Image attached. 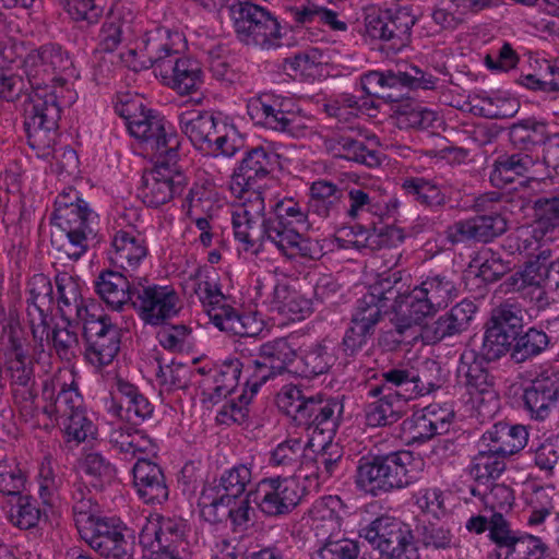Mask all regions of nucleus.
I'll return each mask as SVG.
<instances>
[{
    "label": "nucleus",
    "instance_id": "obj_31",
    "mask_svg": "<svg viewBox=\"0 0 559 559\" xmlns=\"http://www.w3.org/2000/svg\"><path fill=\"white\" fill-rule=\"evenodd\" d=\"M181 132L194 147L205 151L211 140L218 132L221 123L213 112L206 110H188L178 117Z\"/></svg>",
    "mask_w": 559,
    "mask_h": 559
},
{
    "label": "nucleus",
    "instance_id": "obj_39",
    "mask_svg": "<svg viewBox=\"0 0 559 559\" xmlns=\"http://www.w3.org/2000/svg\"><path fill=\"white\" fill-rule=\"evenodd\" d=\"M345 190L328 180H317L310 187L309 210L321 217H329L342 209Z\"/></svg>",
    "mask_w": 559,
    "mask_h": 559
},
{
    "label": "nucleus",
    "instance_id": "obj_3",
    "mask_svg": "<svg viewBox=\"0 0 559 559\" xmlns=\"http://www.w3.org/2000/svg\"><path fill=\"white\" fill-rule=\"evenodd\" d=\"M41 395L47 402L44 413L55 417L69 440L80 443L95 437L96 428L86 415L83 397L74 382L67 384L59 379H46Z\"/></svg>",
    "mask_w": 559,
    "mask_h": 559
},
{
    "label": "nucleus",
    "instance_id": "obj_18",
    "mask_svg": "<svg viewBox=\"0 0 559 559\" xmlns=\"http://www.w3.org/2000/svg\"><path fill=\"white\" fill-rule=\"evenodd\" d=\"M508 134L511 144L525 153L543 145L544 163L559 167V133H550L546 122L526 118L511 124Z\"/></svg>",
    "mask_w": 559,
    "mask_h": 559
},
{
    "label": "nucleus",
    "instance_id": "obj_8",
    "mask_svg": "<svg viewBox=\"0 0 559 559\" xmlns=\"http://www.w3.org/2000/svg\"><path fill=\"white\" fill-rule=\"evenodd\" d=\"M360 537L386 559H420L412 531L395 518H377L360 531Z\"/></svg>",
    "mask_w": 559,
    "mask_h": 559
},
{
    "label": "nucleus",
    "instance_id": "obj_16",
    "mask_svg": "<svg viewBox=\"0 0 559 559\" xmlns=\"http://www.w3.org/2000/svg\"><path fill=\"white\" fill-rule=\"evenodd\" d=\"M116 111L126 120L130 134L141 141L145 150H158L159 142L168 135H176L170 126L167 128L164 117L152 109H145L141 104H121L116 106Z\"/></svg>",
    "mask_w": 559,
    "mask_h": 559
},
{
    "label": "nucleus",
    "instance_id": "obj_38",
    "mask_svg": "<svg viewBox=\"0 0 559 559\" xmlns=\"http://www.w3.org/2000/svg\"><path fill=\"white\" fill-rule=\"evenodd\" d=\"M452 413L438 405H429L412 419L413 439L426 441L435 436L447 433L451 424Z\"/></svg>",
    "mask_w": 559,
    "mask_h": 559
},
{
    "label": "nucleus",
    "instance_id": "obj_55",
    "mask_svg": "<svg viewBox=\"0 0 559 559\" xmlns=\"http://www.w3.org/2000/svg\"><path fill=\"white\" fill-rule=\"evenodd\" d=\"M419 542L431 551H449L460 547L452 530L443 524L428 523L418 530Z\"/></svg>",
    "mask_w": 559,
    "mask_h": 559
},
{
    "label": "nucleus",
    "instance_id": "obj_30",
    "mask_svg": "<svg viewBox=\"0 0 559 559\" xmlns=\"http://www.w3.org/2000/svg\"><path fill=\"white\" fill-rule=\"evenodd\" d=\"M527 437L524 426L498 423L483 435L480 447L506 459L521 451L526 445Z\"/></svg>",
    "mask_w": 559,
    "mask_h": 559
},
{
    "label": "nucleus",
    "instance_id": "obj_59",
    "mask_svg": "<svg viewBox=\"0 0 559 559\" xmlns=\"http://www.w3.org/2000/svg\"><path fill=\"white\" fill-rule=\"evenodd\" d=\"M474 457L469 473L479 484H486L490 479H497L506 469L504 457L489 452L488 448H483Z\"/></svg>",
    "mask_w": 559,
    "mask_h": 559
},
{
    "label": "nucleus",
    "instance_id": "obj_28",
    "mask_svg": "<svg viewBox=\"0 0 559 559\" xmlns=\"http://www.w3.org/2000/svg\"><path fill=\"white\" fill-rule=\"evenodd\" d=\"M251 467L247 464H237L222 473L218 478L216 491L221 496L215 498L204 510L207 514H214L213 521L219 522L222 518L215 513L219 507H229L233 501L242 497L247 486L251 481Z\"/></svg>",
    "mask_w": 559,
    "mask_h": 559
},
{
    "label": "nucleus",
    "instance_id": "obj_51",
    "mask_svg": "<svg viewBox=\"0 0 559 559\" xmlns=\"http://www.w3.org/2000/svg\"><path fill=\"white\" fill-rule=\"evenodd\" d=\"M508 202L512 203V212L515 210L523 212L531 204L528 199L520 195L516 198H511L506 193L490 191L476 197L472 207L475 212L478 213V215L503 216L502 210L506 207Z\"/></svg>",
    "mask_w": 559,
    "mask_h": 559
},
{
    "label": "nucleus",
    "instance_id": "obj_24",
    "mask_svg": "<svg viewBox=\"0 0 559 559\" xmlns=\"http://www.w3.org/2000/svg\"><path fill=\"white\" fill-rule=\"evenodd\" d=\"M522 401L531 417L544 420L559 401V376L542 373L524 389Z\"/></svg>",
    "mask_w": 559,
    "mask_h": 559
},
{
    "label": "nucleus",
    "instance_id": "obj_23",
    "mask_svg": "<svg viewBox=\"0 0 559 559\" xmlns=\"http://www.w3.org/2000/svg\"><path fill=\"white\" fill-rule=\"evenodd\" d=\"M507 229L504 216L476 215L449 226L445 237L452 245L465 241L486 243L504 234Z\"/></svg>",
    "mask_w": 559,
    "mask_h": 559
},
{
    "label": "nucleus",
    "instance_id": "obj_11",
    "mask_svg": "<svg viewBox=\"0 0 559 559\" xmlns=\"http://www.w3.org/2000/svg\"><path fill=\"white\" fill-rule=\"evenodd\" d=\"M522 330L523 313L518 305L503 302L495 307L485 324L483 354L489 360L500 359Z\"/></svg>",
    "mask_w": 559,
    "mask_h": 559
},
{
    "label": "nucleus",
    "instance_id": "obj_41",
    "mask_svg": "<svg viewBox=\"0 0 559 559\" xmlns=\"http://www.w3.org/2000/svg\"><path fill=\"white\" fill-rule=\"evenodd\" d=\"M214 325L221 331L229 332L243 338L257 337L263 331V322L250 313H239L235 308L218 309L213 313Z\"/></svg>",
    "mask_w": 559,
    "mask_h": 559
},
{
    "label": "nucleus",
    "instance_id": "obj_50",
    "mask_svg": "<svg viewBox=\"0 0 559 559\" xmlns=\"http://www.w3.org/2000/svg\"><path fill=\"white\" fill-rule=\"evenodd\" d=\"M548 546L533 535H518L497 551L498 559H545Z\"/></svg>",
    "mask_w": 559,
    "mask_h": 559
},
{
    "label": "nucleus",
    "instance_id": "obj_4",
    "mask_svg": "<svg viewBox=\"0 0 559 559\" xmlns=\"http://www.w3.org/2000/svg\"><path fill=\"white\" fill-rule=\"evenodd\" d=\"M414 457L409 451L361 456L356 466V487L372 497H380L412 483L409 466Z\"/></svg>",
    "mask_w": 559,
    "mask_h": 559
},
{
    "label": "nucleus",
    "instance_id": "obj_35",
    "mask_svg": "<svg viewBox=\"0 0 559 559\" xmlns=\"http://www.w3.org/2000/svg\"><path fill=\"white\" fill-rule=\"evenodd\" d=\"M537 158L525 152L500 155L493 163L490 181L500 187L513 182L518 177H527Z\"/></svg>",
    "mask_w": 559,
    "mask_h": 559
},
{
    "label": "nucleus",
    "instance_id": "obj_45",
    "mask_svg": "<svg viewBox=\"0 0 559 559\" xmlns=\"http://www.w3.org/2000/svg\"><path fill=\"white\" fill-rule=\"evenodd\" d=\"M190 280L193 282V292L204 307L209 319L214 324L213 313H218V309H230L231 306L226 301V297L217 285L204 275V272L198 269Z\"/></svg>",
    "mask_w": 559,
    "mask_h": 559
},
{
    "label": "nucleus",
    "instance_id": "obj_49",
    "mask_svg": "<svg viewBox=\"0 0 559 559\" xmlns=\"http://www.w3.org/2000/svg\"><path fill=\"white\" fill-rule=\"evenodd\" d=\"M311 528L320 546L344 537L341 518L328 506H316L311 511Z\"/></svg>",
    "mask_w": 559,
    "mask_h": 559
},
{
    "label": "nucleus",
    "instance_id": "obj_56",
    "mask_svg": "<svg viewBox=\"0 0 559 559\" xmlns=\"http://www.w3.org/2000/svg\"><path fill=\"white\" fill-rule=\"evenodd\" d=\"M259 358L270 366L272 370L283 374L287 371L288 365L295 360L296 350L286 338H276L261 345Z\"/></svg>",
    "mask_w": 559,
    "mask_h": 559
},
{
    "label": "nucleus",
    "instance_id": "obj_36",
    "mask_svg": "<svg viewBox=\"0 0 559 559\" xmlns=\"http://www.w3.org/2000/svg\"><path fill=\"white\" fill-rule=\"evenodd\" d=\"M25 66L34 71V76L40 71L62 74L72 70V60L61 46L46 44L26 56Z\"/></svg>",
    "mask_w": 559,
    "mask_h": 559
},
{
    "label": "nucleus",
    "instance_id": "obj_29",
    "mask_svg": "<svg viewBox=\"0 0 559 559\" xmlns=\"http://www.w3.org/2000/svg\"><path fill=\"white\" fill-rule=\"evenodd\" d=\"M139 280L132 282L120 272L103 271L95 281V290L109 307L121 310L128 302L133 304L135 290L139 287Z\"/></svg>",
    "mask_w": 559,
    "mask_h": 559
},
{
    "label": "nucleus",
    "instance_id": "obj_13",
    "mask_svg": "<svg viewBox=\"0 0 559 559\" xmlns=\"http://www.w3.org/2000/svg\"><path fill=\"white\" fill-rule=\"evenodd\" d=\"M252 118L259 119L264 127L284 132L293 138H304L311 133L313 119L301 111L284 110L276 99L269 102V96H260L248 105Z\"/></svg>",
    "mask_w": 559,
    "mask_h": 559
},
{
    "label": "nucleus",
    "instance_id": "obj_40",
    "mask_svg": "<svg viewBox=\"0 0 559 559\" xmlns=\"http://www.w3.org/2000/svg\"><path fill=\"white\" fill-rule=\"evenodd\" d=\"M377 400L366 405L365 418L369 427H385L399 421L406 408L404 399L391 394H380Z\"/></svg>",
    "mask_w": 559,
    "mask_h": 559
},
{
    "label": "nucleus",
    "instance_id": "obj_17",
    "mask_svg": "<svg viewBox=\"0 0 559 559\" xmlns=\"http://www.w3.org/2000/svg\"><path fill=\"white\" fill-rule=\"evenodd\" d=\"M126 525L115 518H102L82 534L92 549L106 559H131L133 546L126 536Z\"/></svg>",
    "mask_w": 559,
    "mask_h": 559
},
{
    "label": "nucleus",
    "instance_id": "obj_22",
    "mask_svg": "<svg viewBox=\"0 0 559 559\" xmlns=\"http://www.w3.org/2000/svg\"><path fill=\"white\" fill-rule=\"evenodd\" d=\"M490 361L483 354V346L479 353L475 349L466 348L460 356L456 376L460 383L467 389L469 394L486 395L490 401L497 403V394L492 389L495 379L486 367V364Z\"/></svg>",
    "mask_w": 559,
    "mask_h": 559
},
{
    "label": "nucleus",
    "instance_id": "obj_33",
    "mask_svg": "<svg viewBox=\"0 0 559 559\" xmlns=\"http://www.w3.org/2000/svg\"><path fill=\"white\" fill-rule=\"evenodd\" d=\"M109 251L111 264L122 269H135L147 254L144 239L134 231L119 230L111 241Z\"/></svg>",
    "mask_w": 559,
    "mask_h": 559
},
{
    "label": "nucleus",
    "instance_id": "obj_42",
    "mask_svg": "<svg viewBox=\"0 0 559 559\" xmlns=\"http://www.w3.org/2000/svg\"><path fill=\"white\" fill-rule=\"evenodd\" d=\"M549 342V336L544 331L530 328L524 333L518 332L508 353L514 362L521 364L546 350Z\"/></svg>",
    "mask_w": 559,
    "mask_h": 559
},
{
    "label": "nucleus",
    "instance_id": "obj_2",
    "mask_svg": "<svg viewBox=\"0 0 559 559\" xmlns=\"http://www.w3.org/2000/svg\"><path fill=\"white\" fill-rule=\"evenodd\" d=\"M179 146L176 134L159 142L158 150H150L155 155V166L143 174L139 188V195L147 206L158 207L183 192L187 177L177 167Z\"/></svg>",
    "mask_w": 559,
    "mask_h": 559
},
{
    "label": "nucleus",
    "instance_id": "obj_10",
    "mask_svg": "<svg viewBox=\"0 0 559 559\" xmlns=\"http://www.w3.org/2000/svg\"><path fill=\"white\" fill-rule=\"evenodd\" d=\"M365 22L368 36L382 43L381 50L396 53L411 43L416 17L411 9L402 7L368 14Z\"/></svg>",
    "mask_w": 559,
    "mask_h": 559
},
{
    "label": "nucleus",
    "instance_id": "obj_63",
    "mask_svg": "<svg viewBox=\"0 0 559 559\" xmlns=\"http://www.w3.org/2000/svg\"><path fill=\"white\" fill-rule=\"evenodd\" d=\"M82 469L91 477L90 483L96 489H103L116 474L114 465L98 452H91L84 456Z\"/></svg>",
    "mask_w": 559,
    "mask_h": 559
},
{
    "label": "nucleus",
    "instance_id": "obj_48",
    "mask_svg": "<svg viewBox=\"0 0 559 559\" xmlns=\"http://www.w3.org/2000/svg\"><path fill=\"white\" fill-rule=\"evenodd\" d=\"M121 329L107 331L102 337L86 344L85 358L96 368L109 365L120 349Z\"/></svg>",
    "mask_w": 559,
    "mask_h": 559
},
{
    "label": "nucleus",
    "instance_id": "obj_26",
    "mask_svg": "<svg viewBox=\"0 0 559 559\" xmlns=\"http://www.w3.org/2000/svg\"><path fill=\"white\" fill-rule=\"evenodd\" d=\"M110 409L117 417L132 425H139L153 414L150 401L135 385L122 379L117 380Z\"/></svg>",
    "mask_w": 559,
    "mask_h": 559
},
{
    "label": "nucleus",
    "instance_id": "obj_43",
    "mask_svg": "<svg viewBox=\"0 0 559 559\" xmlns=\"http://www.w3.org/2000/svg\"><path fill=\"white\" fill-rule=\"evenodd\" d=\"M56 286L59 295V309L63 318L79 319V310L88 309L87 304L81 294V286L78 280L67 273L56 276Z\"/></svg>",
    "mask_w": 559,
    "mask_h": 559
},
{
    "label": "nucleus",
    "instance_id": "obj_46",
    "mask_svg": "<svg viewBox=\"0 0 559 559\" xmlns=\"http://www.w3.org/2000/svg\"><path fill=\"white\" fill-rule=\"evenodd\" d=\"M133 14L131 11L127 15H121L117 8L107 21L103 24L99 33V47L106 52H112L119 44L133 32Z\"/></svg>",
    "mask_w": 559,
    "mask_h": 559
},
{
    "label": "nucleus",
    "instance_id": "obj_15",
    "mask_svg": "<svg viewBox=\"0 0 559 559\" xmlns=\"http://www.w3.org/2000/svg\"><path fill=\"white\" fill-rule=\"evenodd\" d=\"M275 155L262 146L246 152L238 167L234 170L230 189L239 199V204L247 203L251 192L260 197V181L264 180L273 170Z\"/></svg>",
    "mask_w": 559,
    "mask_h": 559
},
{
    "label": "nucleus",
    "instance_id": "obj_20",
    "mask_svg": "<svg viewBox=\"0 0 559 559\" xmlns=\"http://www.w3.org/2000/svg\"><path fill=\"white\" fill-rule=\"evenodd\" d=\"M477 307L467 299L453 306L448 312L421 328V338L426 344H438L467 331L475 318Z\"/></svg>",
    "mask_w": 559,
    "mask_h": 559
},
{
    "label": "nucleus",
    "instance_id": "obj_61",
    "mask_svg": "<svg viewBox=\"0 0 559 559\" xmlns=\"http://www.w3.org/2000/svg\"><path fill=\"white\" fill-rule=\"evenodd\" d=\"M445 381L447 377L441 365L435 359H426L420 369H415L416 396L426 395L440 389Z\"/></svg>",
    "mask_w": 559,
    "mask_h": 559
},
{
    "label": "nucleus",
    "instance_id": "obj_44",
    "mask_svg": "<svg viewBox=\"0 0 559 559\" xmlns=\"http://www.w3.org/2000/svg\"><path fill=\"white\" fill-rule=\"evenodd\" d=\"M108 438L114 448L131 457H135L139 453H144L153 448L151 440L141 431L124 424L112 426Z\"/></svg>",
    "mask_w": 559,
    "mask_h": 559
},
{
    "label": "nucleus",
    "instance_id": "obj_60",
    "mask_svg": "<svg viewBox=\"0 0 559 559\" xmlns=\"http://www.w3.org/2000/svg\"><path fill=\"white\" fill-rule=\"evenodd\" d=\"M402 188L423 205L440 207L445 203V195L440 188L425 178H407Z\"/></svg>",
    "mask_w": 559,
    "mask_h": 559
},
{
    "label": "nucleus",
    "instance_id": "obj_53",
    "mask_svg": "<svg viewBox=\"0 0 559 559\" xmlns=\"http://www.w3.org/2000/svg\"><path fill=\"white\" fill-rule=\"evenodd\" d=\"M396 84L392 87H385V93L399 95L395 102L401 100L405 96V90H433L437 79L417 67H409L406 71H393Z\"/></svg>",
    "mask_w": 559,
    "mask_h": 559
},
{
    "label": "nucleus",
    "instance_id": "obj_5",
    "mask_svg": "<svg viewBox=\"0 0 559 559\" xmlns=\"http://www.w3.org/2000/svg\"><path fill=\"white\" fill-rule=\"evenodd\" d=\"M145 56L141 68H153L155 74L179 94H190L201 87L203 72L197 60L180 57L167 44L157 45L151 37L145 41Z\"/></svg>",
    "mask_w": 559,
    "mask_h": 559
},
{
    "label": "nucleus",
    "instance_id": "obj_62",
    "mask_svg": "<svg viewBox=\"0 0 559 559\" xmlns=\"http://www.w3.org/2000/svg\"><path fill=\"white\" fill-rule=\"evenodd\" d=\"M16 503L10 510V522L22 530L35 527L41 518L37 499L28 495H17Z\"/></svg>",
    "mask_w": 559,
    "mask_h": 559
},
{
    "label": "nucleus",
    "instance_id": "obj_58",
    "mask_svg": "<svg viewBox=\"0 0 559 559\" xmlns=\"http://www.w3.org/2000/svg\"><path fill=\"white\" fill-rule=\"evenodd\" d=\"M78 321L83 325V337L86 344L102 337L107 331L118 328L96 302H91L88 309L79 310Z\"/></svg>",
    "mask_w": 559,
    "mask_h": 559
},
{
    "label": "nucleus",
    "instance_id": "obj_37",
    "mask_svg": "<svg viewBox=\"0 0 559 559\" xmlns=\"http://www.w3.org/2000/svg\"><path fill=\"white\" fill-rule=\"evenodd\" d=\"M271 308L288 320L300 321L312 311V302L286 283H277L272 294Z\"/></svg>",
    "mask_w": 559,
    "mask_h": 559
},
{
    "label": "nucleus",
    "instance_id": "obj_34",
    "mask_svg": "<svg viewBox=\"0 0 559 559\" xmlns=\"http://www.w3.org/2000/svg\"><path fill=\"white\" fill-rule=\"evenodd\" d=\"M325 148L335 156L353 160L368 167L379 164L374 151L369 150L362 141L353 138L347 132H336L325 138Z\"/></svg>",
    "mask_w": 559,
    "mask_h": 559
},
{
    "label": "nucleus",
    "instance_id": "obj_1",
    "mask_svg": "<svg viewBox=\"0 0 559 559\" xmlns=\"http://www.w3.org/2000/svg\"><path fill=\"white\" fill-rule=\"evenodd\" d=\"M264 211V198L255 192H251L247 203L236 205L231 215L235 238L250 247L269 241L285 255L298 233L290 222L265 217Z\"/></svg>",
    "mask_w": 559,
    "mask_h": 559
},
{
    "label": "nucleus",
    "instance_id": "obj_14",
    "mask_svg": "<svg viewBox=\"0 0 559 559\" xmlns=\"http://www.w3.org/2000/svg\"><path fill=\"white\" fill-rule=\"evenodd\" d=\"M145 278L139 280L135 290L133 308L138 310L140 318L151 325L164 324L176 317L181 309L180 298L174 288L169 286L145 285Z\"/></svg>",
    "mask_w": 559,
    "mask_h": 559
},
{
    "label": "nucleus",
    "instance_id": "obj_7",
    "mask_svg": "<svg viewBox=\"0 0 559 559\" xmlns=\"http://www.w3.org/2000/svg\"><path fill=\"white\" fill-rule=\"evenodd\" d=\"M24 129L27 143L34 150L49 146L51 132L58 129L61 105L56 90L35 87L24 100Z\"/></svg>",
    "mask_w": 559,
    "mask_h": 559
},
{
    "label": "nucleus",
    "instance_id": "obj_57",
    "mask_svg": "<svg viewBox=\"0 0 559 559\" xmlns=\"http://www.w3.org/2000/svg\"><path fill=\"white\" fill-rule=\"evenodd\" d=\"M392 305H385L377 296L367 292L357 300L353 313L352 323H357L362 328L373 332L374 326L381 320L382 314L386 313Z\"/></svg>",
    "mask_w": 559,
    "mask_h": 559
},
{
    "label": "nucleus",
    "instance_id": "obj_32",
    "mask_svg": "<svg viewBox=\"0 0 559 559\" xmlns=\"http://www.w3.org/2000/svg\"><path fill=\"white\" fill-rule=\"evenodd\" d=\"M380 383L369 385L368 395L379 396L380 394H391L394 397L404 399L407 403L416 397L414 386L415 368L401 365L390 368L382 372Z\"/></svg>",
    "mask_w": 559,
    "mask_h": 559
},
{
    "label": "nucleus",
    "instance_id": "obj_54",
    "mask_svg": "<svg viewBox=\"0 0 559 559\" xmlns=\"http://www.w3.org/2000/svg\"><path fill=\"white\" fill-rule=\"evenodd\" d=\"M295 22L304 25L309 23H321L334 31H346L345 22L337 20V13L313 2H307L301 7L289 9Z\"/></svg>",
    "mask_w": 559,
    "mask_h": 559
},
{
    "label": "nucleus",
    "instance_id": "obj_19",
    "mask_svg": "<svg viewBox=\"0 0 559 559\" xmlns=\"http://www.w3.org/2000/svg\"><path fill=\"white\" fill-rule=\"evenodd\" d=\"M391 309L394 312L392 323L393 331L386 333V337H391L395 346L403 342V337L414 326L419 325L427 317L433 316L438 310L423 290L417 286L412 292H403L396 304H392Z\"/></svg>",
    "mask_w": 559,
    "mask_h": 559
},
{
    "label": "nucleus",
    "instance_id": "obj_52",
    "mask_svg": "<svg viewBox=\"0 0 559 559\" xmlns=\"http://www.w3.org/2000/svg\"><path fill=\"white\" fill-rule=\"evenodd\" d=\"M72 500V511L75 526L79 534H82L86 528L90 527V525L102 519V516L97 515L98 504L92 496L91 491L82 484L74 486Z\"/></svg>",
    "mask_w": 559,
    "mask_h": 559
},
{
    "label": "nucleus",
    "instance_id": "obj_25",
    "mask_svg": "<svg viewBox=\"0 0 559 559\" xmlns=\"http://www.w3.org/2000/svg\"><path fill=\"white\" fill-rule=\"evenodd\" d=\"M550 267H552L551 251L540 250L536 255L531 257L520 271L504 281L506 292H524L531 287L549 290Z\"/></svg>",
    "mask_w": 559,
    "mask_h": 559
},
{
    "label": "nucleus",
    "instance_id": "obj_47",
    "mask_svg": "<svg viewBox=\"0 0 559 559\" xmlns=\"http://www.w3.org/2000/svg\"><path fill=\"white\" fill-rule=\"evenodd\" d=\"M425 297L439 311L445 308L456 297V285L452 276L445 273L429 274L419 286Z\"/></svg>",
    "mask_w": 559,
    "mask_h": 559
},
{
    "label": "nucleus",
    "instance_id": "obj_21",
    "mask_svg": "<svg viewBox=\"0 0 559 559\" xmlns=\"http://www.w3.org/2000/svg\"><path fill=\"white\" fill-rule=\"evenodd\" d=\"M343 411L344 405L336 397H325L322 394L309 395L295 424L331 437L340 424Z\"/></svg>",
    "mask_w": 559,
    "mask_h": 559
},
{
    "label": "nucleus",
    "instance_id": "obj_64",
    "mask_svg": "<svg viewBox=\"0 0 559 559\" xmlns=\"http://www.w3.org/2000/svg\"><path fill=\"white\" fill-rule=\"evenodd\" d=\"M305 444L300 439H287L271 452L270 464L275 467L295 471L300 466Z\"/></svg>",
    "mask_w": 559,
    "mask_h": 559
},
{
    "label": "nucleus",
    "instance_id": "obj_6",
    "mask_svg": "<svg viewBox=\"0 0 559 559\" xmlns=\"http://www.w3.org/2000/svg\"><path fill=\"white\" fill-rule=\"evenodd\" d=\"M224 5L228 7L229 15L233 20L236 37L246 46L270 49L277 45L281 37V26L274 17L264 8L252 3L249 0H224Z\"/></svg>",
    "mask_w": 559,
    "mask_h": 559
},
{
    "label": "nucleus",
    "instance_id": "obj_27",
    "mask_svg": "<svg viewBox=\"0 0 559 559\" xmlns=\"http://www.w3.org/2000/svg\"><path fill=\"white\" fill-rule=\"evenodd\" d=\"M132 473L138 495L145 503H162L168 499V486L158 464L140 457Z\"/></svg>",
    "mask_w": 559,
    "mask_h": 559
},
{
    "label": "nucleus",
    "instance_id": "obj_9",
    "mask_svg": "<svg viewBox=\"0 0 559 559\" xmlns=\"http://www.w3.org/2000/svg\"><path fill=\"white\" fill-rule=\"evenodd\" d=\"M51 222L64 234V240L58 246V250L73 261L86 253L90 242L96 237L97 214L87 203L53 212Z\"/></svg>",
    "mask_w": 559,
    "mask_h": 559
},
{
    "label": "nucleus",
    "instance_id": "obj_12",
    "mask_svg": "<svg viewBox=\"0 0 559 559\" xmlns=\"http://www.w3.org/2000/svg\"><path fill=\"white\" fill-rule=\"evenodd\" d=\"M306 489L295 476H276L259 481L254 502L267 516H280L292 512L300 502Z\"/></svg>",
    "mask_w": 559,
    "mask_h": 559
}]
</instances>
